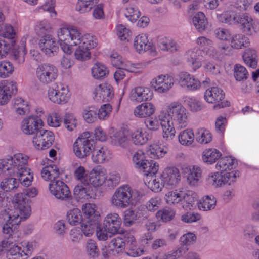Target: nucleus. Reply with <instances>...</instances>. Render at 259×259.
<instances>
[{
	"mask_svg": "<svg viewBox=\"0 0 259 259\" xmlns=\"http://www.w3.org/2000/svg\"><path fill=\"white\" fill-rule=\"evenodd\" d=\"M189 113L179 102L166 103L157 115L151 116L144 122L145 126L152 132L161 127V135L166 141L172 140L176 135V128L184 129L189 123Z\"/></svg>",
	"mask_w": 259,
	"mask_h": 259,
	"instance_id": "1",
	"label": "nucleus"
},
{
	"mask_svg": "<svg viewBox=\"0 0 259 259\" xmlns=\"http://www.w3.org/2000/svg\"><path fill=\"white\" fill-rule=\"evenodd\" d=\"M58 42L64 53L71 55L79 61L84 62L92 57L91 51L98 47L97 39L90 34H83L76 26L64 24L56 32Z\"/></svg>",
	"mask_w": 259,
	"mask_h": 259,
	"instance_id": "2",
	"label": "nucleus"
},
{
	"mask_svg": "<svg viewBox=\"0 0 259 259\" xmlns=\"http://www.w3.org/2000/svg\"><path fill=\"white\" fill-rule=\"evenodd\" d=\"M38 194L36 187H31L24 190L23 193L16 194L12 199L13 206L8 207L0 213V225L2 232L11 234L19 226L22 221L31 215L30 201L27 199L35 197Z\"/></svg>",
	"mask_w": 259,
	"mask_h": 259,
	"instance_id": "3",
	"label": "nucleus"
},
{
	"mask_svg": "<svg viewBox=\"0 0 259 259\" xmlns=\"http://www.w3.org/2000/svg\"><path fill=\"white\" fill-rule=\"evenodd\" d=\"M238 164V160L232 155L221 156L215 164V168L220 171L209 174L208 178L209 183L217 188L227 184H233L240 176L239 170H232L237 167Z\"/></svg>",
	"mask_w": 259,
	"mask_h": 259,
	"instance_id": "4",
	"label": "nucleus"
},
{
	"mask_svg": "<svg viewBox=\"0 0 259 259\" xmlns=\"http://www.w3.org/2000/svg\"><path fill=\"white\" fill-rule=\"evenodd\" d=\"M16 230L11 234L4 233L8 235L2 240V246L6 249V256L8 259H27L31 256L35 249L38 247V242L35 240H24L17 244L14 242L12 238ZM4 234V233L3 232Z\"/></svg>",
	"mask_w": 259,
	"mask_h": 259,
	"instance_id": "5",
	"label": "nucleus"
},
{
	"mask_svg": "<svg viewBox=\"0 0 259 259\" xmlns=\"http://www.w3.org/2000/svg\"><path fill=\"white\" fill-rule=\"evenodd\" d=\"M142 196L140 191L124 185L115 190L110 198V203L113 207L123 209L132 205L135 200L140 199Z\"/></svg>",
	"mask_w": 259,
	"mask_h": 259,
	"instance_id": "6",
	"label": "nucleus"
},
{
	"mask_svg": "<svg viewBox=\"0 0 259 259\" xmlns=\"http://www.w3.org/2000/svg\"><path fill=\"white\" fill-rule=\"evenodd\" d=\"M198 199L197 194L191 191L184 193L178 189L167 191L164 195V200L166 204L175 206L181 204L185 210H191L196 207V202Z\"/></svg>",
	"mask_w": 259,
	"mask_h": 259,
	"instance_id": "7",
	"label": "nucleus"
},
{
	"mask_svg": "<svg viewBox=\"0 0 259 259\" xmlns=\"http://www.w3.org/2000/svg\"><path fill=\"white\" fill-rule=\"evenodd\" d=\"M26 40V36L23 37L19 44L15 40L0 39V60L13 55L19 63H23L27 53Z\"/></svg>",
	"mask_w": 259,
	"mask_h": 259,
	"instance_id": "8",
	"label": "nucleus"
},
{
	"mask_svg": "<svg viewBox=\"0 0 259 259\" xmlns=\"http://www.w3.org/2000/svg\"><path fill=\"white\" fill-rule=\"evenodd\" d=\"M96 145V141L90 136L89 132L80 135L74 142L72 151L79 159H84L89 156Z\"/></svg>",
	"mask_w": 259,
	"mask_h": 259,
	"instance_id": "9",
	"label": "nucleus"
},
{
	"mask_svg": "<svg viewBox=\"0 0 259 259\" xmlns=\"http://www.w3.org/2000/svg\"><path fill=\"white\" fill-rule=\"evenodd\" d=\"M71 97L69 87L64 84L49 87L47 92V97L51 103L58 105L67 104Z\"/></svg>",
	"mask_w": 259,
	"mask_h": 259,
	"instance_id": "10",
	"label": "nucleus"
},
{
	"mask_svg": "<svg viewBox=\"0 0 259 259\" xmlns=\"http://www.w3.org/2000/svg\"><path fill=\"white\" fill-rule=\"evenodd\" d=\"M225 93L217 86L209 87L204 93V99L208 104H215L214 109L229 106L230 103L228 101H223Z\"/></svg>",
	"mask_w": 259,
	"mask_h": 259,
	"instance_id": "11",
	"label": "nucleus"
},
{
	"mask_svg": "<svg viewBox=\"0 0 259 259\" xmlns=\"http://www.w3.org/2000/svg\"><path fill=\"white\" fill-rule=\"evenodd\" d=\"M55 135L53 132L48 130H41L33 136L32 144L37 150H44L49 148L54 143Z\"/></svg>",
	"mask_w": 259,
	"mask_h": 259,
	"instance_id": "12",
	"label": "nucleus"
},
{
	"mask_svg": "<svg viewBox=\"0 0 259 259\" xmlns=\"http://www.w3.org/2000/svg\"><path fill=\"white\" fill-rule=\"evenodd\" d=\"M58 76L57 68L49 63L39 65L36 70V77L43 84H48L56 80Z\"/></svg>",
	"mask_w": 259,
	"mask_h": 259,
	"instance_id": "13",
	"label": "nucleus"
},
{
	"mask_svg": "<svg viewBox=\"0 0 259 259\" xmlns=\"http://www.w3.org/2000/svg\"><path fill=\"white\" fill-rule=\"evenodd\" d=\"M131 130L127 128H122L117 130L113 127L109 131L110 143L116 147L125 149L130 146Z\"/></svg>",
	"mask_w": 259,
	"mask_h": 259,
	"instance_id": "14",
	"label": "nucleus"
},
{
	"mask_svg": "<svg viewBox=\"0 0 259 259\" xmlns=\"http://www.w3.org/2000/svg\"><path fill=\"white\" fill-rule=\"evenodd\" d=\"M133 48L137 53L140 54L146 52L153 55L156 54L155 45L149 39L148 34L146 33H140L134 37Z\"/></svg>",
	"mask_w": 259,
	"mask_h": 259,
	"instance_id": "15",
	"label": "nucleus"
},
{
	"mask_svg": "<svg viewBox=\"0 0 259 259\" xmlns=\"http://www.w3.org/2000/svg\"><path fill=\"white\" fill-rule=\"evenodd\" d=\"M55 38L50 34H46L39 37L38 46L41 52L48 57L56 55L59 51V47Z\"/></svg>",
	"mask_w": 259,
	"mask_h": 259,
	"instance_id": "16",
	"label": "nucleus"
},
{
	"mask_svg": "<svg viewBox=\"0 0 259 259\" xmlns=\"http://www.w3.org/2000/svg\"><path fill=\"white\" fill-rule=\"evenodd\" d=\"M92 95L96 101L109 102L114 97V89L111 83L104 82L95 87Z\"/></svg>",
	"mask_w": 259,
	"mask_h": 259,
	"instance_id": "17",
	"label": "nucleus"
},
{
	"mask_svg": "<svg viewBox=\"0 0 259 259\" xmlns=\"http://www.w3.org/2000/svg\"><path fill=\"white\" fill-rule=\"evenodd\" d=\"M150 85L155 92L160 94L166 93L173 87L174 79L169 75L161 74L152 78Z\"/></svg>",
	"mask_w": 259,
	"mask_h": 259,
	"instance_id": "18",
	"label": "nucleus"
},
{
	"mask_svg": "<svg viewBox=\"0 0 259 259\" xmlns=\"http://www.w3.org/2000/svg\"><path fill=\"white\" fill-rule=\"evenodd\" d=\"M179 85L188 91H196L200 89L201 82L194 75L185 71L180 72L177 78Z\"/></svg>",
	"mask_w": 259,
	"mask_h": 259,
	"instance_id": "19",
	"label": "nucleus"
},
{
	"mask_svg": "<svg viewBox=\"0 0 259 259\" xmlns=\"http://www.w3.org/2000/svg\"><path fill=\"white\" fill-rule=\"evenodd\" d=\"M44 126L42 120L34 115L24 118L20 123V130L25 135H31Z\"/></svg>",
	"mask_w": 259,
	"mask_h": 259,
	"instance_id": "20",
	"label": "nucleus"
},
{
	"mask_svg": "<svg viewBox=\"0 0 259 259\" xmlns=\"http://www.w3.org/2000/svg\"><path fill=\"white\" fill-rule=\"evenodd\" d=\"M107 178V169L102 166L97 165L89 172L88 184L97 188L102 186L105 183Z\"/></svg>",
	"mask_w": 259,
	"mask_h": 259,
	"instance_id": "21",
	"label": "nucleus"
},
{
	"mask_svg": "<svg viewBox=\"0 0 259 259\" xmlns=\"http://www.w3.org/2000/svg\"><path fill=\"white\" fill-rule=\"evenodd\" d=\"M48 188L50 193L57 199L64 200L71 197L68 187L60 180L50 183Z\"/></svg>",
	"mask_w": 259,
	"mask_h": 259,
	"instance_id": "22",
	"label": "nucleus"
},
{
	"mask_svg": "<svg viewBox=\"0 0 259 259\" xmlns=\"http://www.w3.org/2000/svg\"><path fill=\"white\" fill-rule=\"evenodd\" d=\"M17 90V83L13 81L3 80L0 82V106L7 105Z\"/></svg>",
	"mask_w": 259,
	"mask_h": 259,
	"instance_id": "23",
	"label": "nucleus"
},
{
	"mask_svg": "<svg viewBox=\"0 0 259 259\" xmlns=\"http://www.w3.org/2000/svg\"><path fill=\"white\" fill-rule=\"evenodd\" d=\"M239 23L243 32L248 35H254L259 32V22L251 17L243 14L239 16Z\"/></svg>",
	"mask_w": 259,
	"mask_h": 259,
	"instance_id": "24",
	"label": "nucleus"
},
{
	"mask_svg": "<svg viewBox=\"0 0 259 259\" xmlns=\"http://www.w3.org/2000/svg\"><path fill=\"white\" fill-rule=\"evenodd\" d=\"M29 156L23 153H17L13 155L8 156L9 165L11 169V173L27 168Z\"/></svg>",
	"mask_w": 259,
	"mask_h": 259,
	"instance_id": "25",
	"label": "nucleus"
},
{
	"mask_svg": "<svg viewBox=\"0 0 259 259\" xmlns=\"http://www.w3.org/2000/svg\"><path fill=\"white\" fill-rule=\"evenodd\" d=\"M181 169L186 175L187 183L192 186L196 185L201 177L202 170L197 165L184 164Z\"/></svg>",
	"mask_w": 259,
	"mask_h": 259,
	"instance_id": "26",
	"label": "nucleus"
},
{
	"mask_svg": "<svg viewBox=\"0 0 259 259\" xmlns=\"http://www.w3.org/2000/svg\"><path fill=\"white\" fill-rule=\"evenodd\" d=\"M103 224L107 228L111 236L119 232L121 219L118 213L111 212L105 217Z\"/></svg>",
	"mask_w": 259,
	"mask_h": 259,
	"instance_id": "27",
	"label": "nucleus"
},
{
	"mask_svg": "<svg viewBox=\"0 0 259 259\" xmlns=\"http://www.w3.org/2000/svg\"><path fill=\"white\" fill-rule=\"evenodd\" d=\"M156 111L155 105L150 102H145L136 106L133 111L134 115L140 119L148 118L153 115Z\"/></svg>",
	"mask_w": 259,
	"mask_h": 259,
	"instance_id": "28",
	"label": "nucleus"
},
{
	"mask_svg": "<svg viewBox=\"0 0 259 259\" xmlns=\"http://www.w3.org/2000/svg\"><path fill=\"white\" fill-rule=\"evenodd\" d=\"M167 186H176L181 180L179 169L175 166H168L161 173Z\"/></svg>",
	"mask_w": 259,
	"mask_h": 259,
	"instance_id": "29",
	"label": "nucleus"
},
{
	"mask_svg": "<svg viewBox=\"0 0 259 259\" xmlns=\"http://www.w3.org/2000/svg\"><path fill=\"white\" fill-rule=\"evenodd\" d=\"M168 153L167 148L159 142L154 141L149 144L146 149L147 155L151 159H159Z\"/></svg>",
	"mask_w": 259,
	"mask_h": 259,
	"instance_id": "30",
	"label": "nucleus"
},
{
	"mask_svg": "<svg viewBox=\"0 0 259 259\" xmlns=\"http://www.w3.org/2000/svg\"><path fill=\"white\" fill-rule=\"evenodd\" d=\"M130 136L133 144L137 146L144 145L150 139L148 132L143 126H138L131 131Z\"/></svg>",
	"mask_w": 259,
	"mask_h": 259,
	"instance_id": "31",
	"label": "nucleus"
},
{
	"mask_svg": "<svg viewBox=\"0 0 259 259\" xmlns=\"http://www.w3.org/2000/svg\"><path fill=\"white\" fill-rule=\"evenodd\" d=\"M202 51L197 48L189 50L187 53V60L189 66L193 72L196 71L202 66Z\"/></svg>",
	"mask_w": 259,
	"mask_h": 259,
	"instance_id": "32",
	"label": "nucleus"
},
{
	"mask_svg": "<svg viewBox=\"0 0 259 259\" xmlns=\"http://www.w3.org/2000/svg\"><path fill=\"white\" fill-rule=\"evenodd\" d=\"M91 159L96 164L103 163L111 158L110 151L105 147L95 146L92 152Z\"/></svg>",
	"mask_w": 259,
	"mask_h": 259,
	"instance_id": "33",
	"label": "nucleus"
},
{
	"mask_svg": "<svg viewBox=\"0 0 259 259\" xmlns=\"http://www.w3.org/2000/svg\"><path fill=\"white\" fill-rule=\"evenodd\" d=\"M145 185L151 191L158 193L162 191L166 185L161 174L146 177Z\"/></svg>",
	"mask_w": 259,
	"mask_h": 259,
	"instance_id": "34",
	"label": "nucleus"
},
{
	"mask_svg": "<svg viewBox=\"0 0 259 259\" xmlns=\"http://www.w3.org/2000/svg\"><path fill=\"white\" fill-rule=\"evenodd\" d=\"M81 212L84 220H94L96 221H101V215L98 211V206L93 203H86L83 204L81 207Z\"/></svg>",
	"mask_w": 259,
	"mask_h": 259,
	"instance_id": "35",
	"label": "nucleus"
},
{
	"mask_svg": "<svg viewBox=\"0 0 259 259\" xmlns=\"http://www.w3.org/2000/svg\"><path fill=\"white\" fill-rule=\"evenodd\" d=\"M126 238L127 246L125 252L128 256L135 257L144 254V247L138 246L136 239L133 235L128 234Z\"/></svg>",
	"mask_w": 259,
	"mask_h": 259,
	"instance_id": "36",
	"label": "nucleus"
},
{
	"mask_svg": "<svg viewBox=\"0 0 259 259\" xmlns=\"http://www.w3.org/2000/svg\"><path fill=\"white\" fill-rule=\"evenodd\" d=\"M12 108L17 114L21 116L28 114L31 111L29 102L20 97H17L13 100Z\"/></svg>",
	"mask_w": 259,
	"mask_h": 259,
	"instance_id": "37",
	"label": "nucleus"
},
{
	"mask_svg": "<svg viewBox=\"0 0 259 259\" xmlns=\"http://www.w3.org/2000/svg\"><path fill=\"white\" fill-rule=\"evenodd\" d=\"M60 174L59 169L55 164H50L44 167L40 172L42 179L50 183L58 180Z\"/></svg>",
	"mask_w": 259,
	"mask_h": 259,
	"instance_id": "38",
	"label": "nucleus"
},
{
	"mask_svg": "<svg viewBox=\"0 0 259 259\" xmlns=\"http://www.w3.org/2000/svg\"><path fill=\"white\" fill-rule=\"evenodd\" d=\"M10 176L15 177L24 186H30L33 180V173L28 167L11 173Z\"/></svg>",
	"mask_w": 259,
	"mask_h": 259,
	"instance_id": "39",
	"label": "nucleus"
},
{
	"mask_svg": "<svg viewBox=\"0 0 259 259\" xmlns=\"http://www.w3.org/2000/svg\"><path fill=\"white\" fill-rule=\"evenodd\" d=\"M222 153L215 148L205 149L202 153L201 159L207 165H212L219 160Z\"/></svg>",
	"mask_w": 259,
	"mask_h": 259,
	"instance_id": "40",
	"label": "nucleus"
},
{
	"mask_svg": "<svg viewBox=\"0 0 259 259\" xmlns=\"http://www.w3.org/2000/svg\"><path fill=\"white\" fill-rule=\"evenodd\" d=\"M74 195L79 201L88 200L92 198L93 192L90 184H79L74 189Z\"/></svg>",
	"mask_w": 259,
	"mask_h": 259,
	"instance_id": "41",
	"label": "nucleus"
},
{
	"mask_svg": "<svg viewBox=\"0 0 259 259\" xmlns=\"http://www.w3.org/2000/svg\"><path fill=\"white\" fill-rule=\"evenodd\" d=\"M143 214L138 208H130L124 212L123 222L126 226H131L138 222L143 217Z\"/></svg>",
	"mask_w": 259,
	"mask_h": 259,
	"instance_id": "42",
	"label": "nucleus"
},
{
	"mask_svg": "<svg viewBox=\"0 0 259 259\" xmlns=\"http://www.w3.org/2000/svg\"><path fill=\"white\" fill-rule=\"evenodd\" d=\"M62 122L64 127L69 132L76 131L79 125V121L77 116L71 112H67L64 114Z\"/></svg>",
	"mask_w": 259,
	"mask_h": 259,
	"instance_id": "43",
	"label": "nucleus"
},
{
	"mask_svg": "<svg viewBox=\"0 0 259 259\" xmlns=\"http://www.w3.org/2000/svg\"><path fill=\"white\" fill-rule=\"evenodd\" d=\"M179 143L183 146H190L194 142L195 135L192 128H188L180 131L177 136Z\"/></svg>",
	"mask_w": 259,
	"mask_h": 259,
	"instance_id": "44",
	"label": "nucleus"
},
{
	"mask_svg": "<svg viewBox=\"0 0 259 259\" xmlns=\"http://www.w3.org/2000/svg\"><path fill=\"white\" fill-rule=\"evenodd\" d=\"M91 75L96 80H101L107 77L109 73L108 67L103 63L96 62L91 68Z\"/></svg>",
	"mask_w": 259,
	"mask_h": 259,
	"instance_id": "45",
	"label": "nucleus"
},
{
	"mask_svg": "<svg viewBox=\"0 0 259 259\" xmlns=\"http://www.w3.org/2000/svg\"><path fill=\"white\" fill-rule=\"evenodd\" d=\"M217 199L212 195H206L202 197L197 202L198 208L200 211H208L215 208Z\"/></svg>",
	"mask_w": 259,
	"mask_h": 259,
	"instance_id": "46",
	"label": "nucleus"
},
{
	"mask_svg": "<svg viewBox=\"0 0 259 259\" xmlns=\"http://www.w3.org/2000/svg\"><path fill=\"white\" fill-rule=\"evenodd\" d=\"M66 219L67 223L72 226H77L83 220L81 210L77 207H74L67 211Z\"/></svg>",
	"mask_w": 259,
	"mask_h": 259,
	"instance_id": "47",
	"label": "nucleus"
},
{
	"mask_svg": "<svg viewBox=\"0 0 259 259\" xmlns=\"http://www.w3.org/2000/svg\"><path fill=\"white\" fill-rule=\"evenodd\" d=\"M100 222L99 221H96L95 219L89 220H83L80 224V230L82 235L87 237L92 236L95 232V228Z\"/></svg>",
	"mask_w": 259,
	"mask_h": 259,
	"instance_id": "48",
	"label": "nucleus"
},
{
	"mask_svg": "<svg viewBox=\"0 0 259 259\" xmlns=\"http://www.w3.org/2000/svg\"><path fill=\"white\" fill-rule=\"evenodd\" d=\"M192 23L195 28L199 32L204 31L208 26L205 15L202 12L196 13L192 18Z\"/></svg>",
	"mask_w": 259,
	"mask_h": 259,
	"instance_id": "49",
	"label": "nucleus"
},
{
	"mask_svg": "<svg viewBox=\"0 0 259 259\" xmlns=\"http://www.w3.org/2000/svg\"><path fill=\"white\" fill-rule=\"evenodd\" d=\"M85 252L90 258L96 259L99 256L100 251L95 240L91 239L87 240L85 245Z\"/></svg>",
	"mask_w": 259,
	"mask_h": 259,
	"instance_id": "50",
	"label": "nucleus"
},
{
	"mask_svg": "<svg viewBox=\"0 0 259 259\" xmlns=\"http://www.w3.org/2000/svg\"><path fill=\"white\" fill-rule=\"evenodd\" d=\"M14 70V65L12 62L7 60L0 61V78L5 79L10 77Z\"/></svg>",
	"mask_w": 259,
	"mask_h": 259,
	"instance_id": "51",
	"label": "nucleus"
},
{
	"mask_svg": "<svg viewBox=\"0 0 259 259\" xmlns=\"http://www.w3.org/2000/svg\"><path fill=\"white\" fill-rule=\"evenodd\" d=\"M118 38L122 41L128 42L132 37V31L123 24H117L114 29Z\"/></svg>",
	"mask_w": 259,
	"mask_h": 259,
	"instance_id": "52",
	"label": "nucleus"
},
{
	"mask_svg": "<svg viewBox=\"0 0 259 259\" xmlns=\"http://www.w3.org/2000/svg\"><path fill=\"white\" fill-rule=\"evenodd\" d=\"M145 65L142 62H132L127 60L124 64L123 70L135 75H139L144 72Z\"/></svg>",
	"mask_w": 259,
	"mask_h": 259,
	"instance_id": "53",
	"label": "nucleus"
},
{
	"mask_svg": "<svg viewBox=\"0 0 259 259\" xmlns=\"http://www.w3.org/2000/svg\"><path fill=\"white\" fill-rule=\"evenodd\" d=\"M124 15L129 21L134 23L137 21L141 15V13L137 6L129 5L125 8Z\"/></svg>",
	"mask_w": 259,
	"mask_h": 259,
	"instance_id": "54",
	"label": "nucleus"
},
{
	"mask_svg": "<svg viewBox=\"0 0 259 259\" xmlns=\"http://www.w3.org/2000/svg\"><path fill=\"white\" fill-rule=\"evenodd\" d=\"M128 234L124 235L122 237H117L113 238L111 242L110 246L117 253H120L126 249L127 241L126 236Z\"/></svg>",
	"mask_w": 259,
	"mask_h": 259,
	"instance_id": "55",
	"label": "nucleus"
},
{
	"mask_svg": "<svg viewBox=\"0 0 259 259\" xmlns=\"http://www.w3.org/2000/svg\"><path fill=\"white\" fill-rule=\"evenodd\" d=\"M218 20L222 23L233 24L239 23V16L232 11H226L221 14H217Z\"/></svg>",
	"mask_w": 259,
	"mask_h": 259,
	"instance_id": "56",
	"label": "nucleus"
},
{
	"mask_svg": "<svg viewBox=\"0 0 259 259\" xmlns=\"http://www.w3.org/2000/svg\"><path fill=\"white\" fill-rule=\"evenodd\" d=\"M82 116L87 123H94L98 119L97 108L95 106L87 107L83 109Z\"/></svg>",
	"mask_w": 259,
	"mask_h": 259,
	"instance_id": "57",
	"label": "nucleus"
},
{
	"mask_svg": "<svg viewBox=\"0 0 259 259\" xmlns=\"http://www.w3.org/2000/svg\"><path fill=\"white\" fill-rule=\"evenodd\" d=\"M73 175L76 180L81 183L88 184L89 173L83 166L76 164L74 168Z\"/></svg>",
	"mask_w": 259,
	"mask_h": 259,
	"instance_id": "58",
	"label": "nucleus"
},
{
	"mask_svg": "<svg viewBox=\"0 0 259 259\" xmlns=\"http://www.w3.org/2000/svg\"><path fill=\"white\" fill-rule=\"evenodd\" d=\"M141 168L146 177L155 175L159 169V164L152 160H148L140 168Z\"/></svg>",
	"mask_w": 259,
	"mask_h": 259,
	"instance_id": "59",
	"label": "nucleus"
},
{
	"mask_svg": "<svg viewBox=\"0 0 259 259\" xmlns=\"http://www.w3.org/2000/svg\"><path fill=\"white\" fill-rule=\"evenodd\" d=\"M243 58L245 63L249 67L254 68L257 66L256 51L255 50L248 48L243 55Z\"/></svg>",
	"mask_w": 259,
	"mask_h": 259,
	"instance_id": "60",
	"label": "nucleus"
},
{
	"mask_svg": "<svg viewBox=\"0 0 259 259\" xmlns=\"http://www.w3.org/2000/svg\"><path fill=\"white\" fill-rule=\"evenodd\" d=\"M158 46L162 50L173 52L178 50V46L172 38L167 37L160 38Z\"/></svg>",
	"mask_w": 259,
	"mask_h": 259,
	"instance_id": "61",
	"label": "nucleus"
},
{
	"mask_svg": "<svg viewBox=\"0 0 259 259\" xmlns=\"http://www.w3.org/2000/svg\"><path fill=\"white\" fill-rule=\"evenodd\" d=\"M230 42L231 47L237 49L247 47L250 43L249 39L241 34L232 36Z\"/></svg>",
	"mask_w": 259,
	"mask_h": 259,
	"instance_id": "62",
	"label": "nucleus"
},
{
	"mask_svg": "<svg viewBox=\"0 0 259 259\" xmlns=\"http://www.w3.org/2000/svg\"><path fill=\"white\" fill-rule=\"evenodd\" d=\"M6 177L4 178L0 184V187L2 189L5 191H10L17 188L19 185V183L16 180L15 177Z\"/></svg>",
	"mask_w": 259,
	"mask_h": 259,
	"instance_id": "63",
	"label": "nucleus"
},
{
	"mask_svg": "<svg viewBox=\"0 0 259 259\" xmlns=\"http://www.w3.org/2000/svg\"><path fill=\"white\" fill-rule=\"evenodd\" d=\"M212 139L211 132L205 128H201L198 130L196 133V140L201 144L209 143Z\"/></svg>",
	"mask_w": 259,
	"mask_h": 259,
	"instance_id": "64",
	"label": "nucleus"
}]
</instances>
